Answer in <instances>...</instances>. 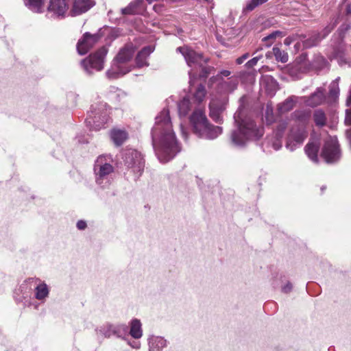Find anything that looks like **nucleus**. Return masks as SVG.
I'll use <instances>...</instances> for the list:
<instances>
[{
    "label": "nucleus",
    "mask_w": 351,
    "mask_h": 351,
    "mask_svg": "<svg viewBox=\"0 0 351 351\" xmlns=\"http://www.w3.org/2000/svg\"><path fill=\"white\" fill-rule=\"evenodd\" d=\"M152 137L156 154L161 162H169L180 152V145L173 129L169 109L164 108L156 117Z\"/></svg>",
    "instance_id": "1"
},
{
    "label": "nucleus",
    "mask_w": 351,
    "mask_h": 351,
    "mask_svg": "<svg viewBox=\"0 0 351 351\" xmlns=\"http://www.w3.org/2000/svg\"><path fill=\"white\" fill-rule=\"evenodd\" d=\"M234 118L237 128L230 134V141L233 146L244 147L249 141L258 140L263 135V128L257 125L250 117L243 119L241 112H237Z\"/></svg>",
    "instance_id": "2"
},
{
    "label": "nucleus",
    "mask_w": 351,
    "mask_h": 351,
    "mask_svg": "<svg viewBox=\"0 0 351 351\" xmlns=\"http://www.w3.org/2000/svg\"><path fill=\"white\" fill-rule=\"evenodd\" d=\"M135 52V48L132 44L126 45L121 49L112 60L110 68L106 71L109 79H117L132 70V66L127 63L132 60Z\"/></svg>",
    "instance_id": "3"
},
{
    "label": "nucleus",
    "mask_w": 351,
    "mask_h": 351,
    "mask_svg": "<svg viewBox=\"0 0 351 351\" xmlns=\"http://www.w3.org/2000/svg\"><path fill=\"white\" fill-rule=\"evenodd\" d=\"M190 122L193 132L199 137L208 139H214L222 132V128L219 126L210 125L204 111L196 110L190 117Z\"/></svg>",
    "instance_id": "4"
},
{
    "label": "nucleus",
    "mask_w": 351,
    "mask_h": 351,
    "mask_svg": "<svg viewBox=\"0 0 351 351\" xmlns=\"http://www.w3.org/2000/svg\"><path fill=\"white\" fill-rule=\"evenodd\" d=\"M113 159L110 155L99 156L94 165V172L97 184L106 187L110 183V177L114 172Z\"/></svg>",
    "instance_id": "5"
},
{
    "label": "nucleus",
    "mask_w": 351,
    "mask_h": 351,
    "mask_svg": "<svg viewBox=\"0 0 351 351\" xmlns=\"http://www.w3.org/2000/svg\"><path fill=\"white\" fill-rule=\"evenodd\" d=\"M106 104H100L91 106L90 112L86 119L87 125L92 130H99L104 127L108 121V115L106 110Z\"/></svg>",
    "instance_id": "6"
},
{
    "label": "nucleus",
    "mask_w": 351,
    "mask_h": 351,
    "mask_svg": "<svg viewBox=\"0 0 351 351\" xmlns=\"http://www.w3.org/2000/svg\"><path fill=\"white\" fill-rule=\"evenodd\" d=\"M305 116H303L302 123L293 125L287 137L286 147L291 151H294L300 146L307 137V132L304 128Z\"/></svg>",
    "instance_id": "7"
},
{
    "label": "nucleus",
    "mask_w": 351,
    "mask_h": 351,
    "mask_svg": "<svg viewBox=\"0 0 351 351\" xmlns=\"http://www.w3.org/2000/svg\"><path fill=\"white\" fill-rule=\"evenodd\" d=\"M108 53L106 47H103L96 53L89 56L82 61V64L87 73L91 74L92 70L101 71L104 69V59Z\"/></svg>",
    "instance_id": "8"
},
{
    "label": "nucleus",
    "mask_w": 351,
    "mask_h": 351,
    "mask_svg": "<svg viewBox=\"0 0 351 351\" xmlns=\"http://www.w3.org/2000/svg\"><path fill=\"white\" fill-rule=\"evenodd\" d=\"M322 156L328 163L337 161L340 158V152L337 139L335 136H329L325 141Z\"/></svg>",
    "instance_id": "9"
},
{
    "label": "nucleus",
    "mask_w": 351,
    "mask_h": 351,
    "mask_svg": "<svg viewBox=\"0 0 351 351\" xmlns=\"http://www.w3.org/2000/svg\"><path fill=\"white\" fill-rule=\"evenodd\" d=\"M177 51L182 54L189 66H199L202 68L204 71L206 70L204 66L207 62L208 59L204 58L201 53H196L188 47H180L177 48Z\"/></svg>",
    "instance_id": "10"
},
{
    "label": "nucleus",
    "mask_w": 351,
    "mask_h": 351,
    "mask_svg": "<svg viewBox=\"0 0 351 351\" xmlns=\"http://www.w3.org/2000/svg\"><path fill=\"white\" fill-rule=\"evenodd\" d=\"M210 82L216 84L219 91L223 93H230L237 88L239 80L236 77H230L227 79L221 77V75H215L213 77Z\"/></svg>",
    "instance_id": "11"
},
{
    "label": "nucleus",
    "mask_w": 351,
    "mask_h": 351,
    "mask_svg": "<svg viewBox=\"0 0 351 351\" xmlns=\"http://www.w3.org/2000/svg\"><path fill=\"white\" fill-rule=\"evenodd\" d=\"M100 35L98 34H90L88 32L84 34L83 38L80 40L77 49L80 55L86 53L99 40Z\"/></svg>",
    "instance_id": "12"
},
{
    "label": "nucleus",
    "mask_w": 351,
    "mask_h": 351,
    "mask_svg": "<svg viewBox=\"0 0 351 351\" xmlns=\"http://www.w3.org/2000/svg\"><path fill=\"white\" fill-rule=\"evenodd\" d=\"M226 105V100L225 99H221L218 98H213L209 104L210 117L217 123H221V113L225 110Z\"/></svg>",
    "instance_id": "13"
},
{
    "label": "nucleus",
    "mask_w": 351,
    "mask_h": 351,
    "mask_svg": "<svg viewBox=\"0 0 351 351\" xmlns=\"http://www.w3.org/2000/svg\"><path fill=\"white\" fill-rule=\"evenodd\" d=\"M69 10V4L66 0H51L47 10L51 16H64Z\"/></svg>",
    "instance_id": "14"
},
{
    "label": "nucleus",
    "mask_w": 351,
    "mask_h": 351,
    "mask_svg": "<svg viewBox=\"0 0 351 351\" xmlns=\"http://www.w3.org/2000/svg\"><path fill=\"white\" fill-rule=\"evenodd\" d=\"M125 162L129 167L135 168L138 171H141L144 167L141 154L135 150L129 151L126 154Z\"/></svg>",
    "instance_id": "15"
},
{
    "label": "nucleus",
    "mask_w": 351,
    "mask_h": 351,
    "mask_svg": "<svg viewBox=\"0 0 351 351\" xmlns=\"http://www.w3.org/2000/svg\"><path fill=\"white\" fill-rule=\"evenodd\" d=\"M95 5L93 0H75L71 11L72 16L80 15L87 12Z\"/></svg>",
    "instance_id": "16"
},
{
    "label": "nucleus",
    "mask_w": 351,
    "mask_h": 351,
    "mask_svg": "<svg viewBox=\"0 0 351 351\" xmlns=\"http://www.w3.org/2000/svg\"><path fill=\"white\" fill-rule=\"evenodd\" d=\"M305 104L311 107H315L321 105L325 100L324 89L322 88H317L316 91L314 92L310 97H304Z\"/></svg>",
    "instance_id": "17"
},
{
    "label": "nucleus",
    "mask_w": 351,
    "mask_h": 351,
    "mask_svg": "<svg viewBox=\"0 0 351 351\" xmlns=\"http://www.w3.org/2000/svg\"><path fill=\"white\" fill-rule=\"evenodd\" d=\"M287 128V124L285 122L280 123L275 131V137L269 140V143L275 150H278L282 147V138L283 133Z\"/></svg>",
    "instance_id": "18"
},
{
    "label": "nucleus",
    "mask_w": 351,
    "mask_h": 351,
    "mask_svg": "<svg viewBox=\"0 0 351 351\" xmlns=\"http://www.w3.org/2000/svg\"><path fill=\"white\" fill-rule=\"evenodd\" d=\"M154 48L152 46H147L140 51L136 58L137 67L147 66L149 65L147 60L149 56L154 51Z\"/></svg>",
    "instance_id": "19"
},
{
    "label": "nucleus",
    "mask_w": 351,
    "mask_h": 351,
    "mask_svg": "<svg viewBox=\"0 0 351 351\" xmlns=\"http://www.w3.org/2000/svg\"><path fill=\"white\" fill-rule=\"evenodd\" d=\"M148 341L149 351H161L167 345V341L161 337L152 336Z\"/></svg>",
    "instance_id": "20"
},
{
    "label": "nucleus",
    "mask_w": 351,
    "mask_h": 351,
    "mask_svg": "<svg viewBox=\"0 0 351 351\" xmlns=\"http://www.w3.org/2000/svg\"><path fill=\"white\" fill-rule=\"evenodd\" d=\"M129 334L134 339H138L143 336L142 324L139 319H132L130 324Z\"/></svg>",
    "instance_id": "21"
},
{
    "label": "nucleus",
    "mask_w": 351,
    "mask_h": 351,
    "mask_svg": "<svg viewBox=\"0 0 351 351\" xmlns=\"http://www.w3.org/2000/svg\"><path fill=\"white\" fill-rule=\"evenodd\" d=\"M345 51L346 45L343 42H340L334 48L332 58L337 59L339 64L348 62L345 58Z\"/></svg>",
    "instance_id": "22"
},
{
    "label": "nucleus",
    "mask_w": 351,
    "mask_h": 351,
    "mask_svg": "<svg viewBox=\"0 0 351 351\" xmlns=\"http://www.w3.org/2000/svg\"><path fill=\"white\" fill-rule=\"evenodd\" d=\"M297 102V97L291 96L288 97L285 101L279 104L278 106V111L280 114L288 112L292 110Z\"/></svg>",
    "instance_id": "23"
},
{
    "label": "nucleus",
    "mask_w": 351,
    "mask_h": 351,
    "mask_svg": "<svg viewBox=\"0 0 351 351\" xmlns=\"http://www.w3.org/2000/svg\"><path fill=\"white\" fill-rule=\"evenodd\" d=\"M110 137L114 145L119 146L128 138V134L124 130L114 129L111 131Z\"/></svg>",
    "instance_id": "24"
},
{
    "label": "nucleus",
    "mask_w": 351,
    "mask_h": 351,
    "mask_svg": "<svg viewBox=\"0 0 351 351\" xmlns=\"http://www.w3.org/2000/svg\"><path fill=\"white\" fill-rule=\"evenodd\" d=\"M319 145L314 142L308 143L305 147V152L308 157L314 162H318L317 153Z\"/></svg>",
    "instance_id": "25"
},
{
    "label": "nucleus",
    "mask_w": 351,
    "mask_h": 351,
    "mask_svg": "<svg viewBox=\"0 0 351 351\" xmlns=\"http://www.w3.org/2000/svg\"><path fill=\"white\" fill-rule=\"evenodd\" d=\"M335 25H330L326 27V28L323 30L322 35L319 34H317V38L314 40L308 39L304 41V45L305 47H311L314 45H316L319 40L325 38L334 28Z\"/></svg>",
    "instance_id": "26"
},
{
    "label": "nucleus",
    "mask_w": 351,
    "mask_h": 351,
    "mask_svg": "<svg viewBox=\"0 0 351 351\" xmlns=\"http://www.w3.org/2000/svg\"><path fill=\"white\" fill-rule=\"evenodd\" d=\"M49 293V288L45 283H40L35 287V298L38 300H45L48 297Z\"/></svg>",
    "instance_id": "27"
},
{
    "label": "nucleus",
    "mask_w": 351,
    "mask_h": 351,
    "mask_svg": "<svg viewBox=\"0 0 351 351\" xmlns=\"http://www.w3.org/2000/svg\"><path fill=\"white\" fill-rule=\"evenodd\" d=\"M25 4L31 10L35 12H43L44 0H24Z\"/></svg>",
    "instance_id": "28"
},
{
    "label": "nucleus",
    "mask_w": 351,
    "mask_h": 351,
    "mask_svg": "<svg viewBox=\"0 0 351 351\" xmlns=\"http://www.w3.org/2000/svg\"><path fill=\"white\" fill-rule=\"evenodd\" d=\"M313 120L316 125L324 126L326 121L325 113L321 110H316L313 114Z\"/></svg>",
    "instance_id": "29"
},
{
    "label": "nucleus",
    "mask_w": 351,
    "mask_h": 351,
    "mask_svg": "<svg viewBox=\"0 0 351 351\" xmlns=\"http://www.w3.org/2000/svg\"><path fill=\"white\" fill-rule=\"evenodd\" d=\"M273 53L277 61L285 63L288 61V54L285 51H282L279 47L273 48Z\"/></svg>",
    "instance_id": "30"
},
{
    "label": "nucleus",
    "mask_w": 351,
    "mask_h": 351,
    "mask_svg": "<svg viewBox=\"0 0 351 351\" xmlns=\"http://www.w3.org/2000/svg\"><path fill=\"white\" fill-rule=\"evenodd\" d=\"M114 335L117 337L125 336L128 333V326L125 324L113 325Z\"/></svg>",
    "instance_id": "31"
},
{
    "label": "nucleus",
    "mask_w": 351,
    "mask_h": 351,
    "mask_svg": "<svg viewBox=\"0 0 351 351\" xmlns=\"http://www.w3.org/2000/svg\"><path fill=\"white\" fill-rule=\"evenodd\" d=\"M339 80V77H338L335 81H333L330 85L329 95L333 99H336L339 95V84H338Z\"/></svg>",
    "instance_id": "32"
},
{
    "label": "nucleus",
    "mask_w": 351,
    "mask_h": 351,
    "mask_svg": "<svg viewBox=\"0 0 351 351\" xmlns=\"http://www.w3.org/2000/svg\"><path fill=\"white\" fill-rule=\"evenodd\" d=\"M139 4V1H136L131 2L126 8L121 9L123 14H134L136 12V8Z\"/></svg>",
    "instance_id": "33"
},
{
    "label": "nucleus",
    "mask_w": 351,
    "mask_h": 351,
    "mask_svg": "<svg viewBox=\"0 0 351 351\" xmlns=\"http://www.w3.org/2000/svg\"><path fill=\"white\" fill-rule=\"evenodd\" d=\"M190 101L184 99L178 104V111L180 115L185 116L189 110Z\"/></svg>",
    "instance_id": "34"
},
{
    "label": "nucleus",
    "mask_w": 351,
    "mask_h": 351,
    "mask_svg": "<svg viewBox=\"0 0 351 351\" xmlns=\"http://www.w3.org/2000/svg\"><path fill=\"white\" fill-rule=\"evenodd\" d=\"M267 0H250L247 2L245 7L243 8V12H250L253 10L256 6L266 2Z\"/></svg>",
    "instance_id": "35"
},
{
    "label": "nucleus",
    "mask_w": 351,
    "mask_h": 351,
    "mask_svg": "<svg viewBox=\"0 0 351 351\" xmlns=\"http://www.w3.org/2000/svg\"><path fill=\"white\" fill-rule=\"evenodd\" d=\"M206 93L205 87L202 85H199L194 93V97L198 102H201L205 97Z\"/></svg>",
    "instance_id": "36"
},
{
    "label": "nucleus",
    "mask_w": 351,
    "mask_h": 351,
    "mask_svg": "<svg viewBox=\"0 0 351 351\" xmlns=\"http://www.w3.org/2000/svg\"><path fill=\"white\" fill-rule=\"evenodd\" d=\"M113 324H106L99 329V332L106 337L114 335Z\"/></svg>",
    "instance_id": "37"
},
{
    "label": "nucleus",
    "mask_w": 351,
    "mask_h": 351,
    "mask_svg": "<svg viewBox=\"0 0 351 351\" xmlns=\"http://www.w3.org/2000/svg\"><path fill=\"white\" fill-rule=\"evenodd\" d=\"M265 121L268 124H271L274 121V115L273 108L270 105H267L265 112Z\"/></svg>",
    "instance_id": "38"
},
{
    "label": "nucleus",
    "mask_w": 351,
    "mask_h": 351,
    "mask_svg": "<svg viewBox=\"0 0 351 351\" xmlns=\"http://www.w3.org/2000/svg\"><path fill=\"white\" fill-rule=\"evenodd\" d=\"M281 32L279 31H276L274 32H272L271 34H269L268 36L264 37L263 38V41L265 42V45L267 47H269L278 36H280Z\"/></svg>",
    "instance_id": "39"
},
{
    "label": "nucleus",
    "mask_w": 351,
    "mask_h": 351,
    "mask_svg": "<svg viewBox=\"0 0 351 351\" xmlns=\"http://www.w3.org/2000/svg\"><path fill=\"white\" fill-rule=\"evenodd\" d=\"M262 58V56H256V57H254L252 59H251L250 60H249L246 64H245V66L247 68H252L254 66H255L258 61Z\"/></svg>",
    "instance_id": "40"
},
{
    "label": "nucleus",
    "mask_w": 351,
    "mask_h": 351,
    "mask_svg": "<svg viewBox=\"0 0 351 351\" xmlns=\"http://www.w3.org/2000/svg\"><path fill=\"white\" fill-rule=\"evenodd\" d=\"M250 57V54L248 53H244L241 57L238 58L236 60V62L238 64H241L245 60H247Z\"/></svg>",
    "instance_id": "41"
},
{
    "label": "nucleus",
    "mask_w": 351,
    "mask_h": 351,
    "mask_svg": "<svg viewBox=\"0 0 351 351\" xmlns=\"http://www.w3.org/2000/svg\"><path fill=\"white\" fill-rule=\"evenodd\" d=\"M128 344L134 349H139L141 348V343L138 341H128Z\"/></svg>",
    "instance_id": "42"
},
{
    "label": "nucleus",
    "mask_w": 351,
    "mask_h": 351,
    "mask_svg": "<svg viewBox=\"0 0 351 351\" xmlns=\"http://www.w3.org/2000/svg\"><path fill=\"white\" fill-rule=\"evenodd\" d=\"M345 123L348 125H351V110H346V119H345Z\"/></svg>",
    "instance_id": "43"
},
{
    "label": "nucleus",
    "mask_w": 351,
    "mask_h": 351,
    "mask_svg": "<svg viewBox=\"0 0 351 351\" xmlns=\"http://www.w3.org/2000/svg\"><path fill=\"white\" fill-rule=\"evenodd\" d=\"M77 228L79 230H84L86 228V223L85 221L80 220L77 223Z\"/></svg>",
    "instance_id": "44"
},
{
    "label": "nucleus",
    "mask_w": 351,
    "mask_h": 351,
    "mask_svg": "<svg viewBox=\"0 0 351 351\" xmlns=\"http://www.w3.org/2000/svg\"><path fill=\"white\" fill-rule=\"evenodd\" d=\"M35 281L36 280H34L33 278H29L21 285V288L23 289L25 288V287H27L28 285H30L29 289H32V284L34 283Z\"/></svg>",
    "instance_id": "45"
},
{
    "label": "nucleus",
    "mask_w": 351,
    "mask_h": 351,
    "mask_svg": "<svg viewBox=\"0 0 351 351\" xmlns=\"http://www.w3.org/2000/svg\"><path fill=\"white\" fill-rule=\"evenodd\" d=\"M231 72L228 70H222L217 75H221V77L224 78L226 77L230 76Z\"/></svg>",
    "instance_id": "46"
},
{
    "label": "nucleus",
    "mask_w": 351,
    "mask_h": 351,
    "mask_svg": "<svg viewBox=\"0 0 351 351\" xmlns=\"http://www.w3.org/2000/svg\"><path fill=\"white\" fill-rule=\"evenodd\" d=\"M292 289V285L291 283L288 282L286 285H285L282 288V291L284 292V293H289L291 291V290Z\"/></svg>",
    "instance_id": "47"
},
{
    "label": "nucleus",
    "mask_w": 351,
    "mask_h": 351,
    "mask_svg": "<svg viewBox=\"0 0 351 351\" xmlns=\"http://www.w3.org/2000/svg\"><path fill=\"white\" fill-rule=\"evenodd\" d=\"M293 41V38L291 37H287L284 40V44L287 46L290 45Z\"/></svg>",
    "instance_id": "48"
},
{
    "label": "nucleus",
    "mask_w": 351,
    "mask_h": 351,
    "mask_svg": "<svg viewBox=\"0 0 351 351\" xmlns=\"http://www.w3.org/2000/svg\"><path fill=\"white\" fill-rule=\"evenodd\" d=\"M346 137L349 141V143H350V147H351V129L350 130H348L346 131Z\"/></svg>",
    "instance_id": "49"
},
{
    "label": "nucleus",
    "mask_w": 351,
    "mask_h": 351,
    "mask_svg": "<svg viewBox=\"0 0 351 351\" xmlns=\"http://www.w3.org/2000/svg\"><path fill=\"white\" fill-rule=\"evenodd\" d=\"M180 130H181L182 136H184V138L185 139H186L187 138L185 130H184V126H183L182 124H180Z\"/></svg>",
    "instance_id": "50"
},
{
    "label": "nucleus",
    "mask_w": 351,
    "mask_h": 351,
    "mask_svg": "<svg viewBox=\"0 0 351 351\" xmlns=\"http://www.w3.org/2000/svg\"><path fill=\"white\" fill-rule=\"evenodd\" d=\"M189 77H190V81H189L190 86H192L193 79H192V73H191V71H189Z\"/></svg>",
    "instance_id": "51"
},
{
    "label": "nucleus",
    "mask_w": 351,
    "mask_h": 351,
    "mask_svg": "<svg viewBox=\"0 0 351 351\" xmlns=\"http://www.w3.org/2000/svg\"><path fill=\"white\" fill-rule=\"evenodd\" d=\"M205 73H206V74L204 75H203V77H206V74L208 73V71H205Z\"/></svg>",
    "instance_id": "52"
}]
</instances>
